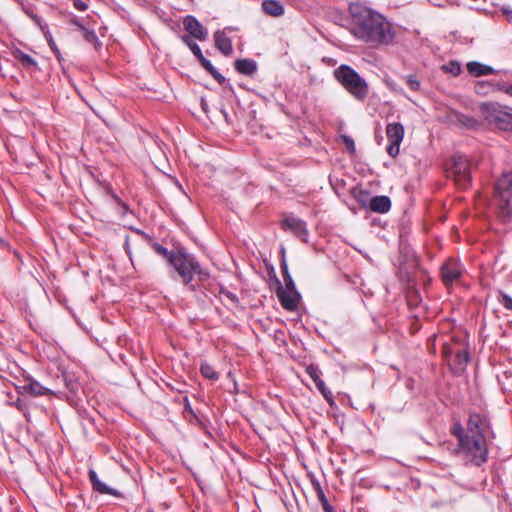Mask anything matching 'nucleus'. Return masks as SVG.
Masks as SVG:
<instances>
[{"label":"nucleus","instance_id":"1","mask_svg":"<svg viewBox=\"0 0 512 512\" xmlns=\"http://www.w3.org/2000/svg\"><path fill=\"white\" fill-rule=\"evenodd\" d=\"M489 422L484 415L473 412L469 414L466 427L460 421H454L450 433L457 439L454 453L464 465L481 467L488 460L489 447L486 433Z\"/></svg>","mask_w":512,"mask_h":512},{"label":"nucleus","instance_id":"2","mask_svg":"<svg viewBox=\"0 0 512 512\" xmlns=\"http://www.w3.org/2000/svg\"><path fill=\"white\" fill-rule=\"evenodd\" d=\"M352 16L350 32L372 47L393 42L392 25L379 13L359 4L350 5Z\"/></svg>","mask_w":512,"mask_h":512},{"label":"nucleus","instance_id":"3","mask_svg":"<svg viewBox=\"0 0 512 512\" xmlns=\"http://www.w3.org/2000/svg\"><path fill=\"white\" fill-rule=\"evenodd\" d=\"M168 265L176 274H171L172 278L175 280L179 279L193 291L195 286L192 284V281L195 275L198 276L201 282L206 281L210 277L209 272L201 267L195 256L183 248L178 249V253L176 256H172L171 262Z\"/></svg>","mask_w":512,"mask_h":512},{"label":"nucleus","instance_id":"4","mask_svg":"<svg viewBox=\"0 0 512 512\" xmlns=\"http://www.w3.org/2000/svg\"><path fill=\"white\" fill-rule=\"evenodd\" d=\"M337 81L357 100L363 101L369 92V87L352 67L342 64L334 71Z\"/></svg>","mask_w":512,"mask_h":512},{"label":"nucleus","instance_id":"5","mask_svg":"<svg viewBox=\"0 0 512 512\" xmlns=\"http://www.w3.org/2000/svg\"><path fill=\"white\" fill-rule=\"evenodd\" d=\"M442 353L455 374L462 373L470 361L466 343L455 338L452 343H445L443 345Z\"/></svg>","mask_w":512,"mask_h":512},{"label":"nucleus","instance_id":"6","mask_svg":"<svg viewBox=\"0 0 512 512\" xmlns=\"http://www.w3.org/2000/svg\"><path fill=\"white\" fill-rule=\"evenodd\" d=\"M481 112L485 119L495 125L497 128L510 131L512 130V109L500 105L498 103H483L481 105Z\"/></svg>","mask_w":512,"mask_h":512},{"label":"nucleus","instance_id":"7","mask_svg":"<svg viewBox=\"0 0 512 512\" xmlns=\"http://www.w3.org/2000/svg\"><path fill=\"white\" fill-rule=\"evenodd\" d=\"M447 175L460 189H466L471 183V163L467 156L456 154L447 168Z\"/></svg>","mask_w":512,"mask_h":512},{"label":"nucleus","instance_id":"8","mask_svg":"<svg viewBox=\"0 0 512 512\" xmlns=\"http://www.w3.org/2000/svg\"><path fill=\"white\" fill-rule=\"evenodd\" d=\"M495 198L501 213L504 216L512 214V171L503 173L496 181Z\"/></svg>","mask_w":512,"mask_h":512},{"label":"nucleus","instance_id":"9","mask_svg":"<svg viewBox=\"0 0 512 512\" xmlns=\"http://www.w3.org/2000/svg\"><path fill=\"white\" fill-rule=\"evenodd\" d=\"M386 135L389 141L386 151L389 156L395 158L399 154V147L404 137V127L401 123H389L386 127Z\"/></svg>","mask_w":512,"mask_h":512},{"label":"nucleus","instance_id":"10","mask_svg":"<svg viewBox=\"0 0 512 512\" xmlns=\"http://www.w3.org/2000/svg\"><path fill=\"white\" fill-rule=\"evenodd\" d=\"M463 269L455 259H448L441 266V278L445 286L452 285L462 276Z\"/></svg>","mask_w":512,"mask_h":512},{"label":"nucleus","instance_id":"11","mask_svg":"<svg viewBox=\"0 0 512 512\" xmlns=\"http://www.w3.org/2000/svg\"><path fill=\"white\" fill-rule=\"evenodd\" d=\"M282 228L290 231L303 242H307L308 230L303 220L296 217H286L282 221Z\"/></svg>","mask_w":512,"mask_h":512},{"label":"nucleus","instance_id":"12","mask_svg":"<svg viewBox=\"0 0 512 512\" xmlns=\"http://www.w3.org/2000/svg\"><path fill=\"white\" fill-rule=\"evenodd\" d=\"M183 25L185 30L190 34V36L200 40L205 41L208 37L207 29L196 19V17L192 15H187L183 19Z\"/></svg>","mask_w":512,"mask_h":512},{"label":"nucleus","instance_id":"13","mask_svg":"<svg viewBox=\"0 0 512 512\" xmlns=\"http://www.w3.org/2000/svg\"><path fill=\"white\" fill-rule=\"evenodd\" d=\"M277 297L281 306L287 311H294L297 309L298 300L300 295H296L295 292H290L284 290L282 287H279L277 290Z\"/></svg>","mask_w":512,"mask_h":512},{"label":"nucleus","instance_id":"14","mask_svg":"<svg viewBox=\"0 0 512 512\" xmlns=\"http://www.w3.org/2000/svg\"><path fill=\"white\" fill-rule=\"evenodd\" d=\"M306 373L310 376V378L313 380L315 386L317 389L321 392L323 397L328 401L332 402V393L329 389H327L324 381L320 378V371L319 369L314 365H309L306 367Z\"/></svg>","mask_w":512,"mask_h":512},{"label":"nucleus","instance_id":"15","mask_svg":"<svg viewBox=\"0 0 512 512\" xmlns=\"http://www.w3.org/2000/svg\"><path fill=\"white\" fill-rule=\"evenodd\" d=\"M89 481L93 487V490L99 492L100 494H108L112 496L119 497L121 496V493L117 491L116 489H113L109 486H107L105 483H103L95 470L90 469L88 472Z\"/></svg>","mask_w":512,"mask_h":512},{"label":"nucleus","instance_id":"16","mask_svg":"<svg viewBox=\"0 0 512 512\" xmlns=\"http://www.w3.org/2000/svg\"><path fill=\"white\" fill-rule=\"evenodd\" d=\"M24 392L29 393L33 396H43L48 395L51 391L42 386L38 381L32 379L31 377H27L25 380V384L20 387Z\"/></svg>","mask_w":512,"mask_h":512},{"label":"nucleus","instance_id":"17","mask_svg":"<svg viewBox=\"0 0 512 512\" xmlns=\"http://www.w3.org/2000/svg\"><path fill=\"white\" fill-rule=\"evenodd\" d=\"M214 41L216 48L225 56H229L233 52L232 42L223 31L214 33Z\"/></svg>","mask_w":512,"mask_h":512},{"label":"nucleus","instance_id":"18","mask_svg":"<svg viewBox=\"0 0 512 512\" xmlns=\"http://www.w3.org/2000/svg\"><path fill=\"white\" fill-rule=\"evenodd\" d=\"M370 209L378 213H386L391 208V201L388 196H374L370 201Z\"/></svg>","mask_w":512,"mask_h":512},{"label":"nucleus","instance_id":"19","mask_svg":"<svg viewBox=\"0 0 512 512\" xmlns=\"http://www.w3.org/2000/svg\"><path fill=\"white\" fill-rule=\"evenodd\" d=\"M234 66L237 72L247 76L254 74L257 70V63L252 59H238Z\"/></svg>","mask_w":512,"mask_h":512},{"label":"nucleus","instance_id":"20","mask_svg":"<svg viewBox=\"0 0 512 512\" xmlns=\"http://www.w3.org/2000/svg\"><path fill=\"white\" fill-rule=\"evenodd\" d=\"M466 67L468 72L475 77L491 75L494 73V69L491 66L476 61L468 62Z\"/></svg>","mask_w":512,"mask_h":512},{"label":"nucleus","instance_id":"21","mask_svg":"<svg viewBox=\"0 0 512 512\" xmlns=\"http://www.w3.org/2000/svg\"><path fill=\"white\" fill-rule=\"evenodd\" d=\"M263 11L270 16L279 17L284 14V6L277 0H264L262 2Z\"/></svg>","mask_w":512,"mask_h":512},{"label":"nucleus","instance_id":"22","mask_svg":"<svg viewBox=\"0 0 512 512\" xmlns=\"http://www.w3.org/2000/svg\"><path fill=\"white\" fill-rule=\"evenodd\" d=\"M282 253L284 254V249L282 250ZM280 268H281V272H282V275H283V280H284L286 289L288 291H290V292H295L296 295H298L295 283H294V281H293V279H292V277H291V275L289 273L288 265L286 263L284 255L282 256V261H281V264H280Z\"/></svg>","mask_w":512,"mask_h":512},{"label":"nucleus","instance_id":"23","mask_svg":"<svg viewBox=\"0 0 512 512\" xmlns=\"http://www.w3.org/2000/svg\"><path fill=\"white\" fill-rule=\"evenodd\" d=\"M318 500L320 501L324 512H335L334 508L329 504L327 497L318 481H312Z\"/></svg>","mask_w":512,"mask_h":512},{"label":"nucleus","instance_id":"24","mask_svg":"<svg viewBox=\"0 0 512 512\" xmlns=\"http://www.w3.org/2000/svg\"><path fill=\"white\" fill-rule=\"evenodd\" d=\"M151 246L157 254L161 255L167 260L168 264L171 262L172 256H176V254L178 253V249L169 251L166 247L156 242L153 243Z\"/></svg>","mask_w":512,"mask_h":512},{"label":"nucleus","instance_id":"25","mask_svg":"<svg viewBox=\"0 0 512 512\" xmlns=\"http://www.w3.org/2000/svg\"><path fill=\"white\" fill-rule=\"evenodd\" d=\"M200 372L203 377L210 379V380H218L219 374L214 370L212 365H210L207 362H202L200 364Z\"/></svg>","mask_w":512,"mask_h":512},{"label":"nucleus","instance_id":"26","mask_svg":"<svg viewBox=\"0 0 512 512\" xmlns=\"http://www.w3.org/2000/svg\"><path fill=\"white\" fill-rule=\"evenodd\" d=\"M181 40L183 43H185L191 50V52L194 54V56L197 58L198 56H201L202 51L197 43H195L189 35H183L181 37Z\"/></svg>","mask_w":512,"mask_h":512},{"label":"nucleus","instance_id":"27","mask_svg":"<svg viewBox=\"0 0 512 512\" xmlns=\"http://www.w3.org/2000/svg\"><path fill=\"white\" fill-rule=\"evenodd\" d=\"M15 57L25 67L35 66L37 64L34 58L22 51H17Z\"/></svg>","mask_w":512,"mask_h":512},{"label":"nucleus","instance_id":"28","mask_svg":"<svg viewBox=\"0 0 512 512\" xmlns=\"http://www.w3.org/2000/svg\"><path fill=\"white\" fill-rule=\"evenodd\" d=\"M82 36L87 42L94 45H100V42L94 30H88L86 28H83Z\"/></svg>","mask_w":512,"mask_h":512},{"label":"nucleus","instance_id":"29","mask_svg":"<svg viewBox=\"0 0 512 512\" xmlns=\"http://www.w3.org/2000/svg\"><path fill=\"white\" fill-rule=\"evenodd\" d=\"M458 121L463 126H465L467 128H471V129L477 127V125H478V122L476 119H474L473 117L465 116V115L458 116Z\"/></svg>","mask_w":512,"mask_h":512},{"label":"nucleus","instance_id":"30","mask_svg":"<svg viewBox=\"0 0 512 512\" xmlns=\"http://www.w3.org/2000/svg\"><path fill=\"white\" fill-rule=\"evenodd\" d=\"M25 13L34 21L37 26L40 27L42 31H45L47 24L42 21L41 17L27 9L25 10Z\"/></svg>","mask_w":512,"mask_h":512},{"label":"nucleus","instance_id":"31","mask_svg":"<svg viewBox=\"0 0 512 512\" xmlns=\"http://www.w3.org/2000/svg\"><path fill=\"white\" fill-rule=\"evenodd\" d=\"M499 302L508 310L512 311V298L506 293L500 292L498 297Z\"/></svg>","mask_w":512,"mask_h":512},{"label":"nucleus","instance_id":"32","mask_svg":"<svg viewBox=\"0 0 512 512\" xmlns=\"http://www.w3.org/2000/svg\"><path fill=\"white\" fill-rule=\"evenodd\" d=\"M444 69L455 76L461 72V67L456 62H450L448 65L444 66Z\"/></svg>","mask_w":512,"mask_h":512},{"label":"nucleus","instance_id":"33","mask_svg":"<svg viewBox=\"0 0 512 512\" xmlns=\"http://www.w3.org/2000/svg\"><path fill=\"white\" fill-rule=\"evenodd\" d=\"M197 59L199 60L200 64L202 65V67L209 73L211 70H213L215 67L212 65V63L206 59L203 55V53L201 54V56H198Z\"/></svg>","mask_w":512,"mask_h":512},{"label":"nucleus","instance_id":"34","mask_svg":"<svg viewBox=\"0 0 512 512\" xmlns=\"http://www.w3.org/2000/svg\"><path fill=\"white\" fill-rule=\"evenodd\" d=\"M406 83L413 91H417L420 88V82L412 75L408 76Z\"/></svg>","mask_w":512,"mask_h":512},{"label":"nucleus","instance_id":"35","mask_svg":"<svg viewBox=\"0 0 512 512\" xmlns=\"http://www.w3.org/2000/svg\"><path fill=\"white\" fill-rule=\"evenodd\" d=\"M342 139H343V142L346 146V149L351 152V153H354L355 152V144H354V141L352 138H350L349 136L347 135H343L342 136Z\"/></svg>","mask_w":512,"mask_h":512},{"label":"nucleus","instance_id":"36","mask_svg":"<svg viewBox=\"0 0 512 512\" xmlns=\"http://www.w3.org/2000/svg\"><path fill=\"white\" fill-rule=\"evenodd\" d=\"M209 74L219 83V84H223L225 81H226V78L220 74L216 68H214L213 70H211L209 72Z\"/></svg>","mask_w":512,"mask_h":512},{"label":"nucleus","instance_id":"37","mask_svg":"<svg viewBox=\"0 0 512 512\" xmlns=\"http://www.w3.org/2000/svg\"><path fill=\"white\" fill-rule=\"evenodd\" d=\"M209 74L219 83V84H223L225 81H226V78L220 74L216 68H214L213 70H211L209 72Z\"/></svg>","mask_w":512,"mask_h":512},{"label":"nucleus","instance_id":"38","mask_svg":"<svg viewBox=\"0 0 512 512\" xmlns=\"http://www.w3.org/2000/svg\"><path fill=\"white\" fill-rule=\"evenodd\" d=\"M74 7L79 11H85L88 9L87 3L82 0H74Z\"/></svg>","mask_w":512,"mask_h":512},{"label":"nucleus","instance_id":"39","mask_svg":"<svg viewBox=\"0 0 512 512\" xmlns=\"http://www.w3.org/2000/svg\"><path fill=\"white\" fill-rule=\"evenodd\" d=\"M71 22L74 25H76L81 31L83 30V28H85L77 18L72 19Z\"/></svg>","mask_w":512,"mask_h":512},{"label":"nucleus","instance_id":"40","mask_svg":"<svg viewBox=\"0 0 512 512\" xmlns=\"http://www.w3.org/2000/svg\"><path fill=\"white\" fill-rule=\"evenodd\" d=\"M503 13L507 17L508 21H512V10L504 9Z\"/></svg>","mask_w":512,"mask_h":512},{"label":"nucleus","instance_id":"41","mask_svg":"<svg viewBox=\"0 0 512 512\" xmlns=\"http://www.w3.org/2000/svg\"><path fill=\"white\" fill-rule=\"evenodd\" d=\"M8 243L0 236V249L8 247Z\"/></svg>","mask_w":512,"mask_h":512},{"label":"nucleus","instance_id":"42","mask_svg":"<svg viewBox=\"0 0 512 512\" xmlns=\"http://www.w3.org/2000/svg\"><path fill=\"white\" fill-rule=\"evenodd\" d=\"M115 199L117 200V202H119L121 204L124 211L128 210V206L124 202H122L117 196H115Z\"/></svg>","mask_w":512,"mask_h":512},{"label":"nucleus","instance_id":"43","mask_svg":"<svg viewBox=\"0 0 512 512\" xmlns=\"http://www.w3.org/2000/svg\"><path fill=\"white\" fill-rule=\"evenodd\" d=\"M506 93L512 97V85L506 89Z\"/></svg>","mask_w":512,"mask_h":512},{"label":"nucleus","instance_id":"44","mask_svg":"<svg viewBox=\"0 0 512 512\" xmlns=\"http://www.w3.org/2000/svg\"><path fill=\"white\" fill-rule=\"evenodd\" d=\"M201 104H202V108L204 111H206V108H207V104L205 103V101L202 99L201 101Z\"/></svg>","mask_w":512,"mask_h":512},{"label":"nucleus","instance_id":"45","mask_svg":"<svg viewBox=\"0 0 512 512\" xmlns=\"http://www.w3.org/2000/svg\"><path fill=\"white\" fill-rule=\"evenodd\" d=\"M228 296L232 300H236L237 299L236 296L234 294H232V293H230Z\"/></svg>","mask_w":512,"mask_h":512},{"label":"nucleus","instance_id":"46","mask_svg":"<svg viewBox=\"0 0 512 512\" xmlns=\"http://www.w3.org/2000/svg\"><path fill=\"white\" fill-rule=\"evenodd\" d=\"M16 406H17L19 409H22V406H21L20 400H18V401L16 402Z\"/></svg>","mask_w":512,"mask_h":512}]
</instances>
